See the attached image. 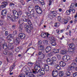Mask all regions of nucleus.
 I'll list each match as a JSON object with an SVG mask.
<instances>
[{"mask_svg": "<svg viewBox=\"0 0 77 77\" xmlns=\"http://www.w3.org/2000/svg\"><path fill=\"white\" fill-rule=\"evenodd\" d=\"M23 21L26 22L30 26H29L28 25H26L25 27H26V31L28 33H30V32H31V30L33 29V27L31 25L32 23H31L30 20H29L28 17H24L22 18V19H19V24H20V25L23 24Z\"/></svg>", "mask_w": 77, "mask_h": 77, "instance_id": "f257e3e1", "label": "nucleus"}, {"mask_svg": "<svg viewBox=\"0 0 77 77\" xmlns=\"http://www.w3.org/2000/svg\"><path fill=\"white\" fill-rule=\"evenodd\" d=\"M35 71L32 70V72L33 74H38L40 71L41 69V66L39 64H37L34 67V68Z\"/></svg>", "mask_w": 77, "mask_h": 77, "instance_id": "f03ea898", "label": "nucleus"}, {"mask_svg": "<svg viewBox=\"0 0 77 77\" xmlns=\"http://www.w3.org/2000/svg\"><path fill=\"white\" fill-rule=\"evenodd\" d=\"M35 9L36 12L38 14H41L42 12V8L38 5H36L35 7Z\"/></svg>", "mask_w": 77, "mask_h": 77, "instance_id": "7ed1b4c3", "label": "nucleus"}, {"mask_svg": "<svg viewBox=\"0 0 77 77\" xmlns=\"http://www.w3.org/2000/svg\"><path fill=\"white\" fill-rule=\"evenodd\" d=\"M57 13V11H50L49 12L50 14V15L51 17L52 18H55L56 17V15H57V14H56Z\"/></svg>", "mask_w": 77, "mask_h": 77, "instance_id": "20e7f679", "label": "nucleus"}, {"mask_svg": "<svg viewBox=\"0 0 77 77\" xmlns=\"http://www.w3.org/2000/svg\"><path fill=\"white\" fill-rule=\"evenodd\" d=\"M7 18L8 20V21L11 20V21H12L13 22L15 20V18L13 17L12 16V15L10 14H9L7 15Z\"/></svg>", "mask_w": 77, "mask_h": 77, "instance_id": "39448f33", "label": "nucleus"}, {"mask_svg": "<svg viewBox=\"0 0 77 77\" xmlns=\"http://www.w3.org/2000/svg\"><path fill=\"white\" fill-rule=\"evenodd\" d=\"M41 36L42 37H43V38L47 37L48 38V36H50V34L48 33V32H43L42 33Z\"/></svg>", "mask_w": 77, "mask_h": 77, "instance_id": "423d86ee", "label": "nucleus"}, {"mask_svg": "<svg viewBox=\"0 0 77 77\" xmlns=\"http://www.w3.org/2000/svg\"><path fill=\"white\" fill-rule=\"evenodd\" d=\"M6 5H8V2H3L2 3V5H1L0 8L1 9H2L5 8H6Z\"/></svg>", "mask_w": 77, "mask_h": 77, "instance_id": "0eeeda50", "label": "nucleus"}, {"mask_svg": "<svg viewBox=\"0 0 77 77\" xmlns=\"http://www.w3.org/2000/svg\"><path fill=\"white\" fill-rule=\"evenodd\" d=\"M46 62L49 65H53L54 64V62L53 61L51 60L50 59L48 58L46 60Z\"/></svg>", "mask_w": 77, "mask_h": 77, "instance_id": "6e6552de", "label": "nucleus"}, {"mask_svg": "<svg viewBox=\"0 0 77 77\" xmlns=\"http://www.w3.org/2000/svg\"><path fill=\"white\" fill-rule=\"evenodd\" d=\"M18 37L20 39H24L26 37V35L23 33H20Z\"/></svg>", "mask_w": 77, "mask_h": 77, "instance_id": "1a4fd4ad", "label": "nucleus"}, {"mask_svg": "<svg viewBox=\"0 0 77 77\" xmlns=\"http://www.w3.org/2000/svg\"><path fill=\"white\" fill-rule=\"evenodd\" d=\"M59 74V72L57 71L54 70L53 71L52 73V75L54 77H56Z\"/></svg>", "mask_w": 77, "mask_h": 77, "instance_id": "9d476101", "label": "nucleus"}, {"mask_svg": "<svg viewBox=\"0 0 77 77\" xmlns=\"http://www.w3.org/2000/svg\"><path fill=\"white\" fill-rule=\"evenodd\" d=\"M48 38L51 42H53L55 41V38L51 36V35L50 34L49 36L48 37Z\"/></svg>", "mask_w": 77, "mask_h": 77, "instance_id": "9b49d317", "label": "nucleus"}, {"mask_svg": "<svg viewBox=\"0 0 77 77\" xmlns=\"http://www.w3.org/2000/svg\"><path fill=\"white\" fill-rule=\"evenodd\" d=\"M12 13L14 15L15 17H17V18H18L19 17V14L17 12V11L15 10H13L12 11Z\"/></svg>", "mask_w": 77, "mask_h": 77, "instance_id": "f8f14e48", "label": "nucleus"}, {"mask_svg": "<svg viewBox=\"0 0 77 77\" xmlns=\"http://www.w3.org/2000/svg\"><path fill=\"white\" fill-rule=\"evenodd\" d=\"M69 47L70 48H72L73 50H74L75 48V45L73 43L70 44L69 45Z\"/></svg>", "mask_w": 77, "mask_h": 77, "instance_id": "ddd939ff", "label": "nucleus"}, {"mask_svg": "<svg viewBox=\"0 0 77 77\" xmlns=\"http://www.w3.org/2000/svg\"><path fill=\"white\" fill-rule=\"evenodd\" d=\"M8 11L7 10L5 9L2 10V12L1 13V15L3 16H6L7 15V12Z\"/></svg>", "mask_w": 77, "mask_h": 77, "instance_id": "4468645a", "label": "nucleus"}, {"mask_svg": "<svg viewBox=\"0 0 77 77\" xmlns=\"http://www.w3.org/2000/svg\"><path fill=\"white\" fill-rule=\"evenodd\" d=\"M44 46L43 45H41L38 47V50L40 51H44Z\"/></svg>", "mask_w": 77, "mask_h": 77, "instance_id": "2eb2a0df", "label": "nucleus"}, {"mask_svg": "<svg viewBox=\"0 0 77 77\" xmlns=\"http://www.w3.org/2000/svg\"><path fill=\"white\" fill-rule=\"evenodd\" d=\"M45 69L46 71H49V67L47 64H45L44 65Z\"/></svg>", "mask_w": 77, "mask_h": 77, "instance_id": "dca6fc26", "label": "nucleus"}, {"mask_svg": "<svg viewBox=\"0 0 77 77\" xmlns=\"http://www.w3.org/2000/svg\"><path fill=\"white\" fill-rule=\"evenodd\" d=\"M61 67H64L65 65H66V63H65L63 62L62 61H61L59 63Z\"/></svg>", "mask_w": 77, "mask_h": 77, "instance_id": "f3484780", "label": "nucleus"}, {"mask_svg": "<svg viewBox=\"0 0 77 77\" xmlns=\"http://www.w3.org/2000/svg\"><path fill=\"white\" fill-rule=\"evenodd\" d=\"M51 47L50 46L47 47L45 48V51L46 53H48L51 50Z\"/></svg>", "mask_w": 77, "mask_h": 77, "instance_id": "a211bd4d", "label": "nucleus"}, {"mask_svg": "<svg viewBox=\"0 0 77 77\" xmlns=\"http://www.w3.org/2000/svg\"><path fill=\"white\" fill-rule=\"evenodd\" d=\"M19 42H20L19 38L18 37H16L15 42H14V43H15L16 45H18V44H19Z\"/></svg>", "mask_w": 77, "mask_h": 77, "instance_id": "6ab92c4d", "label": "nucleus"}, {"mask_svg": "<svg viewBox=\"0 0 77 77\" xmlns=\"http://www.w3.org/2000/svg\"><path fill=\"white\" fill-rule=\"evenodd\" d=\"M54 67L55 68H56V69H58V70H60V69H61V68L58 64H56L55 65Z\"/></svg>", "mask_w": 77, "mask_h": 77, "instance_id": "aec40b11", "label": "nucleus"}, {"mask_svg": "<svg viewBox=\"0 0 77 77\" xmlns=\"http://www.w3.org/2000/svg\"><path fill=\"white\" fill-rule=\"evenodd\" d=\"M26 75H27L29 77H35V75L31 73H26Z\"/></svg>", "mask_w": 77, "mask_h": 77, "instance_id": "412c9836", "label": "nucleus"}, {"mask_svg": "<svg viewBox=\"0 0 77 77\" xmlns=\"http://www.w3.org/2000/svg\"><path fill=\"white\" fill-rule=\"evenodd\" d=\"M59 50L58 49H54L52 50V51L54 53H55V54H56V53H59Z\"/></svg>", "mask_w": 77, "mask_h": 77, "instance_id": "4be33fe9", "label": "nucleus"}, {"mask_svg": "<svg viewBox=\"0 0 77 77\" xmlns=\"http://www.w3.org/2000/svg\"><path fill=\"white\" fill-rule=\"evenodd\" d=\"M72 11V9H70L69 10L66 11V14L67 15H69L71 14V12Z\"/></svg>", "mask_w": 77, "mask_h": 77, "instance_id": "5701e85b", "label": "nucleus"}, {"mask_svg": "<svg viewBox=\"0 0 77 77\" xmlns=\"http://www.w3.org/2000/svg\"><path fill=\"white\" fill-rule=\"evenodd\" d=\"M74 66H71V65L69 67L68 69V70H69L70 71H72V70H74Z\"/></svg>", "mask_w": 77, "mask_h": 77, "instance_id": "b1692460", "label": "nucleus"}, {"mask_svg": "<svg viewBox=\"0 0 77 77\" xmlns=\"http://www.w3.org/2000/svg\"><path fill=\"white\" fill-rule=\"evenodd\" d=\"M71 74V72L70 71L67 69V70L66 71V75L67 76H69Z\"/></svg>", "mask_w": 77, "mask_h": 77, "instance_id": "393cba45", "label": "nucleus"}, {"mask_svg": "<svg viewBox=\"0 0 77 77\" xmlns=\"http://www.w3.org/2000/svg\"><path fill=\"white\" fill-rule=\"evenodd\" d=\"M68 52V51L66 50H63L61 51V53L62 54H66Z\"/></svg>", "mask_w": 77, "mask_h": 77, "instance_id": "a878e982", "label": "nucleus"}, {"mask_svg": "<svg viewBox=\"0 0 77 77\" xmlns=\"http://www.w3.org/2000/svg\"><path fill=\"white\" fill-rule=\"evenodd\" d=\"M59 76L60 77H63V76H64V72L63 71H60L59 72Z\"/></svg>", "mask_w": 77, "mask_h": 77, "instance_id": "bb28decb", "label": "nucleus"}, {"mask_svg": "<svg viewBox=\"0 0 77 77\" xmlns=\"http://www.w3.org/2000/svg\"><path fill=\"white\" fill-rule=\"evenodd\" d=\"M2 47L4 50H6L7 48L8 49V46L7 44L3 45Z\"/></svg>", "mask_w": 77, "mask_h": 77, "instance_id": "cd10ccee", "label": "nucleus"}, {"mask_svg": "<svg viewBox=\"0 0 77 77\" xmlns=\"http://www.w3.org/2000/svg\"><path fill=\"white\" fill-rule=\"evenodd\" d=\"M14 46L12 45H10L8 46V49L9 50H12L14 49Z\"/></svg>", "mask_w": 77, "mask_h": 77, "instance_id": "c85d7f7f", "label": "nucleus"}, {"mask_svg": "<svg viewBox=\"0 0 77 77\" xmlns=\"http://www.w3.org/2000/svg\"><path fill=\"white\" fill-rule=\"evenodd\" d=\"M40 73L42 75H44L45 74V70L44 69H42L40 71Z\"/></svg>", "mask_w": 77, "mask_h": 77, "instance_id": "c756f323", "label": "nucleus"}, {"mask_svg": "<svg viewBox=\"0 0 77 77\" xmlns=\"http://www.w3.org/2000/svg\"><path fill=\"white\" fill-rule=\"evenodd\" d=\"M18 29L20 32H22L23 30V28L22 26H19Z\"/></svg>", "mask_w": 77, "mask_h": 77, "instance_id": "7c9ffc66", "label": "nucleus"}, {"mask_svg": "<svg viewBox=\"0 0 77 77\" xmlns=\"http://www.w3.org/2000/svg\"><path fill=\"white\" fill-rule=\"evenodd\" d=\"M60 24L58 23H56L54 24V26L55 27H59L60 26Z\"/></svg>", "mask_w": 77, "mask_h": 77, "instance_id": "2f4dec72", "label": "nucleus"}, {"mask_svg": "<svg viewBox=\"0 0 77 77\" xmlns=\"http://www.w3.org/2000/svg\"><path fill=\"white\" fill-rule=\"evenodd\" d=\"M42 51H41L38 50V54L39 56H41V55H42L43 54V53H42Z\"/></svg>", "mask_w": 77, "mask_h": 77, "instance_id": "473e14b6", "label": "nucleus"}, {"mask_svg": "<svg viewBox=\"0 0 77 77\" xmlns=\"http://www.w3.org/2000/svg\"><path fill=\"white\" fill-rule=\"evenodd\" d=\"M63 60L64 62H67V59H66V55L64 56L63 58Z\"/></svg>", "mask_w": 77, "mask_h": 77, "instance_id": "72a5a7b5", "label": "nucleus"}, {"mask_svg": "<svg viewBox=\"0 0 77 77\" xmlns=\"http://www.w3.org/2000/svg\"><path fill=\"white\" fill-rule=\"evenodd\" d=\"M44 56H45V55L43 54L40 55V56L39 57V58L40 59H43L44 58Z\"/></svg>", "mask_w": 77, "mask_h": 77, "instance_id": "f704fd0d", "label": "nucleus"}, {"mask_svg": "<svg viewBox=\"0 0 77 77\" xmlns=\"http://www.w3.org/2000/svg\"><path fill=\"white\" fill-rule=\"evenodd\" d=\"M5 24V21L2 20H0V26H3Z\"/></svg>", "mask_w": 77, "mask_h": 77, "instance_id": "c9c22d12", "label": "nucleus"}, {"mask_svg": "<svg viewBox=\"0 0 77 77\" xmlns=\"http://www.w3.org/2000/svg\"><path fill=\"white\" fill-rule=\"evenodd\" d=\"M55 41L52 42L51 43L52 45H53V46H55V45H56L57 44L56 42H55Z\"/></svg>", "mask_w": 77, "mask_h": 77, "instance_id": "e433bc0d", "label": "nucleus"}, {"mask_svg": "<svg viewBox=\"0 0 77 77\" xmlns=\"http://www.w3.org/2000/svg\"><path fill=\"white\" fill-rule=\"evenodd\" d=\"M71 65L72 66H73V67L75 68V67L77 66V64L75 63H73L71 64Z\"/></svg>", "mask_w": 77, "mask_h": 77, "instance_id": "4c0bfd02", "label": "nucleus"}, {"mask_svg": "<svg viewBox=\"0 0 77 77\" xmlns=\"http://www.w3.org/2000/svg\"><path fill=\"white\" fill-rule=\"evenodd\" d=\"M47 56L48 57H51V56H53V54L52 52H51L50 53L48 54H47Z\"/></svg>", "mask_w": 77, "mask_h": 77, "instance_id": "58836bf2", "label": "nucleus"}, {"mask_svg": "<svg viewBox=\"0 0 77 77\" xmlns=\"http://www.w3.org/2000/svg\"><path fill=\"white\" fill-rule=\"evenodd\" d=\"M39 1L41 5H44V2L43 0H39Z\"/></svg>", "mask_w": 77, "mask_h": 77, "instance_id": "ea45409f", "label": "nucleus"}, {"mask_svg": "<svg viewBox=\"0 0 77 77\" xmlns=\"http://www.w3.org/2000/svg\"><path fill=\"white\" fill-rule=\"evenodd\" d=\"M43 42L44 44L47 45L48 44V40H44L43 41Z\"/></svg>", "mask_w": 77, "mask_h": 77, "instance_id": "a19ab883", "label": "nucleus"}, {"mask_svg": "<svg viewBox=\"0 0 77 77\" xmlns=\"http://www.w3.org/2000/svg\"><path fill=\"white\" fill-rule=\"evenodd\" d=\"M9 6H12L13 7H15V4L12 3H11L9 4Z\"/></svg>", "mask_w": 77, "mask_h": 77, "instance_id": "79ce46f5", "label": "nucleus"}, {"mask_svg": "<svg viewBox=\"0 0 77 77\" xmlns=\"http://www.w3.org/2000/svg\"><path fill=\"white\" fill-rule=\"evenodd\" d=\"M27 17H28L29 18H31V17L30 15V13H29L28 12H26V13Z\"/></svg>", "mask_w": 77, "mask_h": 77, "instance_id": "37998d69", "label": "nucleus"}, {"mask_svg": "<svg viewBox=\"0 0 77 77\" xmlns=\"http://www.w3.org/2000/svg\"><path fill=\"white\" fill-rule=\"evenodd\" d=\"M18 77H25V74L23 73L20 74Z\"/></svg>", "mask_w": 77, "mask_h": 77, "instance_id": "c03bdc74", "label": "nucleus"}, {"mask_svg": "<svg viewBox=\"0 0 77 77\" xmlns=\"http://www.w3.org/2000/svg\"><path fill=\"white\" fill-rule=\"evenodd\" d=\"M29 12H30V14L31 15H33V14H35V11H34V10L33 9L32 10Z\"/></svg>", "mask_w": 77, "mask_h": 77, "instance_id": "a18cd8bd", "label": "nucleus"}, {"mask_svg": "<svg viewBox=\"0 0 77 77\" xmlns=\"http://www.w3.org/2000/svg\"><path fill=\"white\" fill-rule=\"evenodd\" d=\"M28 65L30 66H32L33 65V63L29 62L28 63Z\"/></svg>", "mask_w": 77, "mask_h": 77, "instance_id": "49530a36", "label": "nucleus"}, {"mask_svg": "<svg viewBox=\"0 0 77 77\" xmlns=\"http://www.w3.org/2000/svg\"><path fill=\"white\" fill-rule=\"evenodd\" d=\"M28 9L29 12H30V11H31L32 10H33V9H32V8L30 7L29 6H28Z\"/></svg>", "mask_w": 77, "mask_h": 77, "instance_id": "de8ad7c7", "label": "nucleus"}, {"mask_svg": "<svg viewBox=\"0 0 77 77\" xmlns=\"http://www.w3.org/2000/svg\"><path fill=\"white\" fill-rule=\"evenodd\" d=\"M74 5L72 3L71 4L69 8L71 9H73V8H74Z\"/></svg>", "mask_w": 77, "mask_h": 77, "instance_id": "09e8293b", "label": "nucleus"}, {"mask_svg": "<svg viewBox=\"0 0 77 77\" xmlns=\"http://www.w3.org/2000/svg\"><path fill=\"white\" fill-rule=\"evenodd\" d=\"M20 2L22 5H24L25 4V2L23 0H20Z\"/></svg>", "mask_w": 77, "mask_h": 77, "instance_id": "8fccbe9b", "label": "nucleus"}, {"mask_svg": "<svg viewBox=\"0 0 77 77\" xmlns=\"http://www.w3.org/2000/svg\"><path fill=\"white\" fill-rule=\"evenodd\" d=\"M73 76L74 77H77V72H75L73 73Z\"/></svg>", "mask_w": 77, "mask_h": 77, "instance_id": "3c124183", "label": "nucleus"}, {"mask_svg": "<svg viewBox=\"0 0 77 77\" xmlns=\"http://www.w3.org/2000/svg\"><path fill=\"white\" fill-rule=\"evenodd\" d=\"M42 41L41 40H39L38 41V45H40L42 44Z\"/></svg>", "mask_w": 77, "mask_h": 77, "instance_id": "603ef678", "label": "nucleus"}, {"mask_svg": "<svg viewBox=\"0 0 77 77\" xmlns=\"http://www.w3.org/2000/svg\"><path fill=\"white\" fill-rule=\"evenodd\" d=\"M52 59L53 61V60L54 61H55L56 60H57L56 57H52Z\"/></svg>", "mask_w": 77, "mask_h": 77, "instance_id": "864d4df0", "label": "nucleus"}, {"mask_svg": "<svg viewBox=\"0 0 77 77\" xmlns=\"http://www.w3.org/2000/svg\"><path fill=\"white\" fill-rule=\"evenodd\" d=\"M57 56L58 59L59 60L60 59L61 57H60V56L59 55V54H57Z\"/></svg>", "mask_w": 77, "mask_h": 77, "instance_id": "5fc2aeb1", "label": "nucleus"}, {"mask_svg": "<svg viewBox=\"0 0 77 77\" xmlns=\"http://www.w3.org/2000/svg\"><path fill=\"white\" fill-rule=\"evenodd\" d=\"M16 27V26H15V25H13L12 26V29H13V30H14V29H15Z\"/></svg>", "mask_w": 77, "mask_h": 77, "instance_id": "6e6d98bb", "label": "nucleus"}, {"mask_svg": "<svg viewBox=\"0 0 77 77\" xmlns=\"http://www.w3.org/2000/svg\"><path fill=\"white\" fill-rule=\"evenodd\" d=\"M66 56L67 61H68V60H69V59H70V56L68 55H66Z\"/></svg>", "mask_w": 77, "mask_h": 77, "instance_id": "4d7b16f0", "label": "nucleus"}, {"mask_svg": "<svg viewBox=\"0 0 77 77\" xmlns=\"http://www.w3.org/2000/svg\"><path fill=\"white\" fill-rule=\"evenodd\" d=\"M15 51L16 52H19L20 51V49L19 48H17L15 49Z\"/></svg>", "mask_w": 77, "mask_h": 77, "instance_id": "13d9d810", "label": "nucleus"}, {"mask_svg": "<svg viewBox=\"0 0 77 77\" xmlns=\"http://www.w3.org/2000/svg\"><path fill=\"white\" fill-rule=\"evenodd\" d=\"M63 22L65 24H67L68 23V21L67 20H64Z\"/></svg>", "mask_w": 77, "mask_h": 77, "instance_id": "bf43d9fd", "label": "nucleus"}, {"mask_svg": "<svg viewBox=\"0 0 77 77\" xmlns=\"http://www.w3.org/2000/svg\"><path fill=\"white\" fill-rule=\"evenodd\" d=\"M18 14H19V15H22V11L21 10H19L18 11Z\"/></svg>", "mask_w": 77, "mask_h": 77, "instance_id": "052dcab7", "label": "nucleus"}, {"mask_svg": "<svg viewBox=\"0 0 77 77\" xmlns=\"http://www.w3.org/2000/svg\"><path fill=\"white\" fill-rule=\"evenodd\" d=\"M8 52L7 51H4L3 52V53L4 54H5V55H6V54H8Z\"/></svg>", "mask_w": 77, "mask_h": 77, "instance_id": "680f3d73", "label": "nucleus"}, {"mask_svg": "<svg viewBox=\"0 0 77 77\" xmlns=\"http://www.w3.org/2000/svg\"><path fill=\"white\" fill-rule=\"evenodd\" d=\"M57 19L58 21H60L61 19V16H59L58 17Z\"/></svg>", "mask_w": 77, "mask_h": 77, "instance_id": "e2e57ef3", "label": "nucleus"}, {"mask_svg": "<svg viewBox=\"0 0 77 77\" xmlns=\"http://www.w3.org/2000/svg\"><path fill=\"white\" fill-rule=\"evenodd\" d=\"M17 30H14L13 32V33L14 35H17Z\"/></svg>", "mask_w": 77, "mask_h": 77, "instance_id": "0e129e2a", "label": "nucleus"}, {"mask_svg": "<svg viewBox=\"0 0 77 77\" xmlns=\"http://www.w3.org/2000/svg\"><path fill=\"white\" fill-rule=\"evenodd\" d=\"M5 35L6 36H8V31H5Z\"/></svg>", "mask_w": 77, "mask_h": 77, "instance_id": "69168bd1", "label": "nucleus"}, {"mask_svg": "<svg viewBox=\"0 0 77 77\" xmlns=\"http://www.w3.org/2000/svg\"><path fill=\"white\" fill-rule=\"evenodd\" d=\"M52 2H53V1H51V0H50L49 1V6H50V5H51Z\"/></svg>", "mask_w": 77, "mask_h": 77, "instance_id": "338daca9", "label": "nucleus"}, {"mask_svg": "<svg viewBox=\"0 0 77 77\" xmlns=\"http://www.w3.org/2000/svg\"><path fill=\"white\" fill-rule=\"evenodd\" d=\"M77 17V13H76V14H75L74 16V18H76Z\"/></svg>", "mask_w": 77, "mask_h": 77, "instance_id": "774afa93", "label": "nucleus"}]
</instances>
